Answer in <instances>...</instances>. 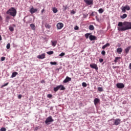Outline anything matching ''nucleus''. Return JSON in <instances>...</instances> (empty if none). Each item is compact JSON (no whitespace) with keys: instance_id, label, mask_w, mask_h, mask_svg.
Segmentation results:
<instances>
[{"instance_id":"c03bdc74","label":"nucleus","mask_w":131,"mask_h":131,"mask_svg":"<svg viewBox=\"0 0 131 131\" xmlns=\"http://www.w3.org/2000/svg\"><path fill=\"white\" fill-rule=\"evenodd\" d=\"M11 19V17L9 16H6V19L7 20H10Z\"/></svg>"},{"instance_id":"2f4dec72","label":"nucleus","mask_w":131,"mask_h":131,"mask_svg":"<svg viewBox=\"0 0 131 131\" xmlns=\"http://www.w3.org/2000/svg\"><path fill=\"white\" fill-rule=\"evenodd\" d=\"M6 48H7V50H9L10 48H11V45L9 43H8L7 45Z\"/></svg>"},{"instance_id":"49530a36","label":"nucleus","mask_w":131,"mask_h":131,"mask_svg":"<svg viewBox=\"0 0 131 131\" xmlns=\"http://www.w3.org/2000/svg\"><path fill=\"white\" fill-rule=\"evenodd\" d=\"M45 80H42L41 81V83H45Z\"/></svg>"},{"instance_id":"b1692460","label":"nucleus","mask_w":131,"mask_h":131,"mask_svg":"<svg viewBox=\"0 0 131 131\" xmlns=\"http://www.w3.org/2000/svg\"><path fill=\"white\" fill-rule=\"evenodd\" d=\"M95 29V27H94L93 25H90L89 26V30H91V31H93Z\"/></svg>"},{"instance_id":"393cba45","label":"nucleus","mask_w":131,"mask_h":131,"mask_svg":"<svg viewBox=\"0 0 131 131\" xmlns=\"http://www.w3.org/2000/svg\"><path fill=\"white\" fill-rule=\"evenodd\" d=\"M52 11H53V13H54V14H56V13H57L58 12V9H57L56 8H53Z\"/></svg>"},{"instance_id":"c756f323","label":"nucleus","mask_w":131,"mask_h":131,"mask_svg":"<svg viewBox=\"0 0 131 131\" xmlns=\"http://www.w3.org/2000/svg\"><path fill=\"white\" fill-rule=\"evenodd\" d=\"M82 86H83L84 88H86V86H88V84H86V83L85 82H83L82 83Z\"/></svg>"},{"instance_id":"6ab92c4d","label":"nucleus","mask_w":131,"mask_h":131,"mask_svg":"<svg viewBox=\"0 0 131 131\" xmlns=\"http://www.w3.org/2000/svg\"><path fill=\"white\" fill-rule=\"evenodd\" d=\"M18 75V73L16 72H13L12 74L11 77L13 78L16 77V75Z\"/></svg>"},{"instance_id":"1a4fd4ad","label":"nucleus","mask_w":131,"mask_h":131,"mask_svg":"<svg viewBox=\"0 0 131 131\" xmlns=\"http://www.w3.org/2000/svg\"><path fill=\"white\" fill-rule=\"evenodd\" d=\"M84 2L88 6H91V5H93V0H84Z\"/></svg>"},{"instance_id":"f03ea898","label":"nucleus","mask_w":131,"mask_h":131,"mask_svg":"<svg viewBox=\"0 0 131 131\" xmlns=\"http://www.w3.org/2000/svg\"><path fill=\"white\" fill-rule=\"evenodd\" d=\"M6 14H7V15H10V16H12V17H16V15H17V10L15 8L11 7L6 12Z\"/></svg>"},{"instance_id":"aec40b11","label":"nucleus","mask_w":131,"mask_h":131,"mask_svg":"<svg viewBox=\"0 0 131 131\" xmlns=\"http://www.w3.org/2000/svg\"><path fill=\"white\" fill-rule=\"evenodd\" d=\"M30 26L32 28V30H35V25L34 24H31Z\"/></svg>"},{"instance_id":"9b49d317","label":"nucleus","mask_w":131,"mask_h":131,"mask_svg":"<svg viewBox=\"0 0 131 131\" xmlns=\"http://www.w3.org/2000/svg\"><path fill=\"white\" fill-rule=\"evenodd\" d=\"M121 120L120 119H116L115 120V122H114V124L115 125H119V124H120V122H121Z\"/></svg>"},{"instance_id":"6e6d98bb","label":"nucleus","mask_w":131,"mask_h":131,"mask_svg":"<svg viewBox=\"0 0 131 131\" xmlns=\"http://www.w3.org/2000/svg\"><path fill=\"white\" fill-rule=\"evenodd\" d=\"M35 129H36V130L37 129V127H36V128H35Z\"/></svg>"},{"instance_id":"c85d7f7f","label":"nucleus","mask_w":131,"mask_h":131,"mask_svg":"<svg viewBox=\"0 0 131 131\" xmlns=\"http://www.w3.org/2000/svg\"><path fill=\"white\" fill-rule=\"evenodd\" d=\"M47 54H48V55H53V54H54V51H49V52H47Z\"/></svg>"},{"instance_id":"0eeeda50","label":"nucleus","mask_w":131,"mask_h":131,"mask_svg":"<svg viewBox=\"0 0 131 131\" xmlns=\"http://www.w3.org/2000/svg\"><path fill=\"white\" fill-rule=\"evenodd\" d=\"M56 27L57 28V29H61L62 27H64V24H63V23H57V25H56Z\"/></svg>"},{"instance_id":"cd10ccee","label":"nucleus","mask_w":131,"mask_h":131,"mask_svg":"<svg viewBox=\"0 0 131 131\" xmlns=\"http://www.w3.org/2000/svg\"><path fill=\"white\" fill-rule=\"evenodd\" d=\"M63 11H66L67 9L68 8V7L67 6V5H66V6H63Z\"/></svg>"},{"instance_id":"79ce46f5","label":"nucleus","mask_w":131,"mask_h":131,"mask_svg":"<svg viewBox=\"0 0 131 131\" xmlns=\"http://www.w3.org/2000/svg\"><path fill=\"white\" fill-rule=\"evenodd\" d=\"M48 98H52V97H53V95H52V94H48L47 95Z\"/></svg>"},{"instance_id":"e433bc0d","label":"nucleus","mask_w":131,"mask_h":131,"mask_svg":"<svg viewBox=\"0 0 131 131\" xmlns=\"http://www.w3.org/2000/svg\"><path fill=\"white\" fill-rule=\"evenodd\" d=\"M45 27H46V28H48L49 29H50V28H51V26L49 24H47L45 25Z\"/></svg>"},{"instance_id":"ddd939ff","label":"nucleus","mask_w":131,"mask_h":131,"mask_svg":"<svg viewBox=\"0 0 131 131\" xmlns=\"http://www.w3.org/2000/svg\"><path fill=\"white\" fill-rule=\"evenodd\" d=\"M37 58H38V59H45V58H46V53L38 55Z\"/></svg>"},{"instance_id":"2eb2a0df","label":"nucleus","mask_w":131,"mask_h":131,"mask_svg":"<svg viewBox=\"0 0 131 131\" xmlns=\"http://www.w3.org/2000/svg\"><path fill=\"white\" fill-rule=\"evenodd\" d=\"M51 45L52 47H55V46H57V43H58V41L57 40H51Z\"/></svg>"},{"instance_id":"412c9836","label":"nucleus","mask_w":131,"mask_h":131,"mask_svg":"<svg viewBox=\"0 0 131 131\" xmlns=\"http://www.w3.org/2000/svg\"><path fill=\"white\" fill-rule=\"evenodd\" d=\"M117 52L119 53L120 54L121 53H122V48H119L117 49Z\"/></svg>"},{"instance_id":"6e6552de","label":"nucleus","mask_w":131,"mask_h":131,"mask_svg":"<svg viewBox=\"0 0 131 131\" xmlns=\"http://www.w3.org/2000/svg\"><path fill=\"white\" fill-rule=\"evenodd\" d=\"M38 11V9H37V8H34L32 7L30 10V12L31 13V14H34V13H36V12H37Z\"/></svg>"},{"instance_id":"a18cd8bd","label":"nucleus","mask_w":131,"mask_h":131,"mask_svg":"<svg viewBox=\"0 0 131 131\" xmlns=\"http://www.w3.org/2000/svg\"><path fill=\"white\" fill-rule=\"evenodd\" d=\"M21 98H22V95H19L18 96V99H21Z\"/></svg>"},{"instance_id":"09e8293b","label":"nucleus","mask_w":131,"mask_h":131,"mask_svg":"<svg viewBox=\"0 0 131 131\" xmlns=\"http://www.w3.org/2000/svg\"><path fill=\"white\" fill-rule=\"evenodd\" d=\"M3 20V17H2V16L0 15V22Z\"/></svg>"},{"instance_id":"72a5a7b5","label":"nucleus","mask_w":131,"mask_h":131,"mask_svg":"<svg viewBox=\"0 0 131 131\" xmlns=\"http://www.w3.org/2000/svg\"><path fill=\"white\" fill-rule=\"evenodd\" d=\"M59 57H63L65 56V53L62 52L60 53V54L59 55Z\"/></svg>"},{"instance_id":"7ed1b4c3","label":"nucleus","mask_w":131,"mask_h":131,"mask_svg":"<svg viewBox=\"0 0 131 131\" xmlns=\"http://www.w3.org/2000/svg\"><path fill=\"white\" fill-rule=\"evenodd\" d=\"M59 90H60V91H64L66 90V88L63 85H58L54 88V91L55 92H58Z\"/></svg>"},{"instance_id":"5fc2aeb1","label":"nucleus","mask_w":131,"mask_h":131,"mask_svg":"<svg viewBox=\"0 0 131 131\" xmlns=\"http://www.w3.org/2000/svg\"><path fill=\"white\" fill-rule=\"evenodd\" d=\"M72 13V14H75L74 11H73V12Z\"/></svg>"},{"instance_id":"603ef678","label":"nucleus","mask_w":131,"mask_h":131,"mask_svg":"<svg viewBox=\"0 0 131 131\" xmlns=\"http://www.w3.org/2000/svg\"><path fill=\"white\" fill-rule=\"evenodd\" d=\"M12 26H13V27H16V25L15 24H13Z\"/></svg>"},{"instance_id":"20e7f679","label":"nucleus","mask_w":131,"mask_h":131,"mask_svg":"<svg viewBox=\"0 0 131 131\" xmlns=\"http://www.w3.org/2000/svg\"><path fill=\"white\" fill-rule=\"evenodd\" d=\"M53 121L54 119H53V117H52V116H49L46 119L45 123L47 125H49V124H51V122H53Z\"/></svg>"},{"instance_id":"9d476101","label":"nucleus","mask_w":131,"mask_h":131,"mask_svg":"<svg viewBox=\"0 0 131 131\" xmlns=\"http://www.w3.org/2000/svg\"><path fill=\"white\" fill-rule=\"evenodd\" d=\"M116 85L118 89H123L124 88V84L122 83H118Z\"/></svg>"},{"instance_id":"f3484780","label":"nucleus","mask_w":131,"mask_h":131,"mask_svg":"<svg viewBox=\"0 0 131 131\" xmlns=\"http://www.w3.org/2000/svg\"><path fill=\"white\" fill-rule=\"evenodd\" d=\"M107 47H110V43H107L105 45H104L103 46H102V50H105Z\"/></svg>"},{"instance_id":"39448f33","label":"nucleus","mask_w":131,"mask_h":131,"mask_svg":"<svg viewBox=\"0 0 131 131\" xmlns=\"http://www.w3.org/2000/svg\"><path fill=\"white\" fill-rule=\"evenodd\" d=\"M122 13H125L126 11H129L130 10V7H129L128 5H126L123 8H121Z\"/></svg>"},{"instance_id":"c9c22d12","label":"nucleus","mask_w":131,"mask_h":131,"mask_svg":"<svg viewBox=\"0 0 131 131\" xmlns=\"http://www.w3.org/2000/svg\"><path fill=\"white\" fill-rule=\"evenodd\" d=\"M7 129L5 127H2L0 129V131H6Z\"/></svg>"},{"instance_id":"4c0bfd02","label":"nucleus","mask_w":131,"mask_h":131,"mask_svg":"<svg viewBox=\"0 0 131 131\" xmlns=\"http://www.w3.org/2000/svg\"><path fill=\"white\" fill-rule=\"evenodd\" d=\"M101 55H102L103 56H105V55H106V52H105V51L103 50L101 52Z\"/></svg>"},{"instance_id":"37998d69","label":"nucleus","mask_w":131,"mask_h":131,"mask_svg":"<svg viewBox=\"0 0 131 131\" xmlns=\"http://www.w3.org/2000/svg\"><path fill=\"white\" fill-rule=\"evenodd\" d=\"M103 61H104V60L103 59V58H100L99 59V62L100 63H103Z\"/></svg>"},{"instance_id":"4468645a","label":"nucleus","mask_w":131,"mask_h":131,"mask_svg":"<svg viewBox=\"0 0 131 131\" xmlns=\"http://www.w3.org/2000/svg\"><path fill=\"white\" fill-rule=\"evenodd\" d=\"M68 81H71V78L69 77H67L66 78L63 80V83H67Z\"/></svg>"},{"instance_id":"864d4df0","label":"nucleus","mask_w":131,"mask_h":131,"mask_svg":"<svg viewBox=\"0 0 131 131\" xmlns=\"http://www.w3.org/2000/svg\"><path fill=\"white\" fill-rule=\"evenodd\" d=\"M84 18H86V15H84Z\"/></svg>"},{"instance_id":"bb28decb","label":"nucleus","mask_w":131,"mask_h":131,"mask_svg":"<svg viewBox=\"0 0 131 131\" xmlns=\"http://www.w3.org/2000/svg\"><path fill=\"white\" fill-rule=\"evenodd\" d=\"M91 33H86L85 34L84 36L86 39H88L89 38V37L90 36V35H91Z\"/></svg>"},{"instance_id":"f257e3e1","label":"nucleus","mask_w":131,"mask_h":131,"mask_svg":"<svg viewBox=\"0 0 131 131\" xmlns=\"http://www.w3.org/2000/svg\"><path fill=\"white\" fill-rule=\"evenodd\" d=\"M117 28L118 31H125L126 30H129V29H131V22H119Z\"/></svg>"},{"instance_id":"dca6fc26","label":"nucleus","mask_w":131,"mask_h":131,"mask_svg":"<svg viewBox=\"0 0 131 131\" xmlns=\"http://www.w3.org/2000/svg\"><path fill=\"white\" fill-rule=\"evenodd\" d=\"M131 47L128 46L125 49V52L126 54H128V52H129V50H130Z\"/></svg>"},{"instance_id":"7c9ffc66","label":"nucleus","mask_w":131,"mask_h":131,"mask_svg":"<svg viewBox=\"0 0 131 131\" xmlns=\"http://www.w3.org/2000/svg\"><path fill=\"white\" fill-rule=\"evenodd\" d=\"M9 29L10 31H11V32L14 31V28H13V27L10 26L9 28Z\"/></svg>"},{"instance_id":"a211bd4d","label":"nucleus","mask_w":131,"mask_h":131,"mask_svg":"<svg viewBox=\"0 0 131 131\" xmlns=\"http://www.w3.org/2000/svg\"><path fill=\"white\" fill-rule=\"evenodd\" d=\"M94 102L95 105H97V104H98V103L100 102V99H99L98 98H95L94 100Z\"/></svg>"},{"instance_id":"f8f14e48","label":"nucleus","mask_w":131,"mask_h":131,"mask_svg":"<svg viewBox=\"0 0 131 131\" xmlns=\"http://www.w3.org/2000/svg\"><path fill=\"white\" fill-rule=\"evenodd\" d=\"M89 39L91 41L93 40H97V37H96V36L91 35L89 36Z\"/></svg>"},{"instance_id":"58836bf2","label":"nucleus","mask_w":131,"mask_h":131,"mask_svg":"<svg viewBox=\"0 0 131 131\" xmlns=\"http://www.w3.org/2000/svg\"><path fill=\"white\" fill-rule=\"evenodd\" d=\"M8 84H9V83H6L4 84V85H3L1 86V88H4V87H5V86H7V85H8Z\"/></svg>"},{"instance_id":"5701e85b","label":"nucleus","mask_w":131,"mask_h":131,"mask_svg":"<svg viewBox=\"0 0 131 131\" xmlns=\"http://www.w3.org/2000/svg\"><path fill=\"white\" fill-rule=\"evenodd\" d=\"M120 57H117L115 58V59L114 60V62H115V63H117L118 60H120Z\"/></svg>"},{"instance_id":"a878e982","label":"nucleus","mask_w":131,"mask_h":131,"mask_svg":"<svg viewBox=\"0 0 131 131\" xmlns=\"http://www.w3.org/2000/svg\"><path fill=\"white\" fill-rule=\"evenodd\" d=\"M98 12H99V14H102L103 13L104 10H103V9H102V8H100L98 10Z\"/></svg>"},{"instance_id":"de8ad7c7","label":"nucleus","mask_w":131,"mask_h":131,"mask_svg":"<svg viewBox=\"0 0 131 131\" xmlns=\"http://www.w3.org/2000/svg\"><path fill=\"white\" fill-rule=\"evenodd\" d=\"M129 69L131 70V63L129 65Z\"/></svg>"},{"instance_id":"8fccbe9b","label":"nucleus","mask_w":131,"mask_h":131,"mask_svg":"<svg viewBox=\"0 0 131 131\" xmlns=\"http://www.w3.org/2000/svg\"><path fill=\"white\" fill-rule=\"evenodd\" d=\"M41 12V13L42 14V13L45 12V9H42Z\"/></svg>"},{"instance_id":"ea45409f","label":"nucleus","mask_w":131,"mask_h":131,"mask_svg":"<svg viewBox=\"0 0 131 131\" xmlns=\"http://www.w3.org/2000/svg\"><path fill=\"white\" fill-rule=\"evenodd\" d=\"M74 29H75V30H78V29H79V28L78 27V26H76L74 27Z\"/></svg>"},{"instance_id":"4be33fe9","label":"nucleus","mask_w":131,"mask_h":131,"mask_svg":"<svg viewBox=\"0 0 131 131\" xmlns=\"http://www.w3.org/2000/svg\"><path fill=\"white\" fill-rule=\"evenodd\" d=\"M120 17L122 19H125V18H126V17H127V14H123L122 15H121Z\"/></svg>"},{"instance_id":"473e14b6","label":"nucleus","mask_w":131,"mask_h":131,"mask_svg":"<svg viewBox=\"0 0 131 131\" xmlns=\"http://www.w3.org/2000/svg\"><path fill=\"white\" fill-rule=\"evenodd\" d=\"M50 64H51V65H57V62H56V61H54V62L51 61V62H50Z\"/></svg>"},{"instance_id":"423d86ee","label":"nucleus","mask_w":131,"mask_h":131,"mask_svg":"<svg viewBox=\"0 0 131 131\" xmlns=\"http://www.w3.org/2000/svg\"><path fill=\"white\" fill-rule=\"evenodd\" d=\"M90 67L91 68H92V69H96V70H98L99 68H98V66L97 64L95 63H91L90 65Z\"/></svg>"},{"instance_id":"3c124183","label":"nucleus","mask_w":131,"mask_h":131,"mask_svg":"<svg viewBox=\"0 0 131 131\" xmlns=\"http://www.w3.org/2000/svg\"><path fill=\"white\" fill-rule=\"evenodd\" d=\"M3 39V38H2V36L0 35V41L1 40H2Z\"/></svg>"},{"instance_id":"f704fd0d","label":"nucleus","mask_w":131,"mask_h":131,"mask_svg":"<svg viewBox=\"0 0 131 131\" xmlns=\"http://www.w3.org/2000/svg\"><path fill=\"white\" fill-rule=\"evenodd\" d=\"M98 91H99V92H103V88L101 87H98Z\"/></svg>"},{"instance_id":"a19ab883","label":"nucleus","mask_w":131,"mask_h":131,"mask_svg":"<svg viewBox=\"0 0 131 131\" xmlns=\"http://www.w3.org/2000/svg\"><path fill=\"white\" fill-rule=\"evenodd\" d=\"M5 60H6V57H1V61H5Z\"/></svg>"}]
</instances>
